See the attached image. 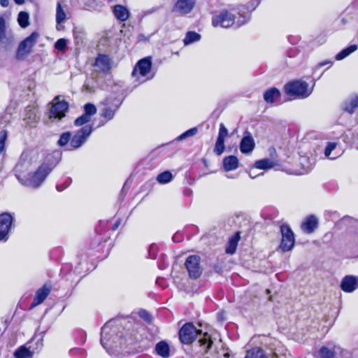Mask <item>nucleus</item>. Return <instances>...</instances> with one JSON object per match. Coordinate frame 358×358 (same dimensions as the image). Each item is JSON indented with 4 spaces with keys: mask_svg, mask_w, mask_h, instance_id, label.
Masks as SVG:
<instances>
[{
    "mask_svg": "<svg viewBox=\"0 0 358 358\" xmlns=\"http://www.w3.org/2000/svg\"><path fill=\"white\" fill-rule=\"evenodd\" d=\"M240 240V233L236 232L231 236L228 241L225 252L227 254L233 255L235 253L237 248L238 243Z\"/></svg>",
    "mask_w": 358,
    "mask_h": 358,
    "instance_id": "obj_26",
    "label": "nucleus"
},
{
    "mask_svg": "<svg viewBox=\"0 0 358 358\" xmlns=\"http://www.w3.org/2000/svg\"><path fill=\"white\" fill-rule=\"evenodd\" d=\"M67 46V41L64 38H59L57 41V42L55 44V48L60 51H63L66 48Z\"/></svg>",
    "mask_w": 358,
    "mask_h": 358,
    "instance_id": "obj_50",
    "label": "nucleus"
},
{
    "mask_svg": "<svg viewBox=\"0 0 358 358\" xmlns=\"http://www.w3.org/2000/svg\"><path fill=\"white\" fill-rule=\"evenodd\" d=\"M357 50V45H351L345 49L342 50L340 52H338L336 57L335 59L336 60H342L348 55H350L351 53L354 52Z\"/></svg>",
    "mask_w": 358,
    "mask_h": 358,
    "instance_id": "obj_36",
    "label": "nucleus"
},
{
    "mask_svg": "<svg viewBox=\"0 0 358 358\" xmlns=\"http://www.w3.org/2000/svg\"><path fill=\"white\" fill-rule=\"evenodd\" d=\"M0 4L2 7H7L9 5V0H0Z\"/></svg>",
    "mask_w": 358,
    "mask_h": 358,
    "instance_id": "obj_59",
    "label": "nucleus"
},
{
    "mask_svg": "<svg viewBox=\"0 0 358 358\" xmlns=\"http://www.w3.org/2000/svg\"><path fill=\"white\" fill-rule=\"evenodd\" d=\"M17 21L21 27H27L29 24V14L24 11L20 12L18 14Z\"/></svg>",
    "mask_w": 358,
    "mask_h": 358,
    "instance_id": "obj_43",
    "label": "nucleus"
},
{
    "mask_svg": "<svg viewBox=\"0 0 358 358\" xmlns=\"http://www.w3.org/2000/svg\"><path fill=\"white\" fill-rule=\"evenodd\" d=\"M245 358H268V356L263 349L256 347L248 350Z\"/></svg>",
    "mask_w": 358,
    "mask_h": 358,
    "instance_id": "obj_31",
    "label": "nucleus"
},
{
    "mask_svg": "<svg viewBox=\"0 0 358 358\" xmlns=\"http://www.w3.org/2000/svg\"><path fill=\"white\" fill-rule=\"evenodd\" d=\"M92 131V127L89 124L81 127L80 129L76 131L73 136H71L70 143L67 148H65L64 150L67 151H72L80 148L85 143L87 138L91 135Z\"/></svg>",
    "mask_w": 358,
    "mask_h": 358,
    "instance_id": "obj_6",
    "label": "nucleus"
},
{
    "mask_svg": "<svg viewBox=\"0 0 358 358\" xmlns=\"http://www.w3.org/2000/svg\"><path fill=\"white\" fill-rule=\"evenodd\" d=\"M6 38V21L3 17H0V42Z\"/></svg>",
    "mask_w": 358,
    "mask_h": 358,
    "instance_id": "obj_49",
    "label": "nucleus"
},
{
    "mask_svg": "<svg viewBox=\"0 0 358 358\" xmlns=\"http://www.w3.org/2000/svg\"><path fill=\"white\" fill-rule=\"evenodd\" d=\"M172 240H173V242H175V243H180V242H181V241H182V237L181 234H180V233H179V232L176 233V234L173 236V237H172Z\"/></svg>",
    "mask_w": 358,
    "mask_h": 358,
    "instance_id": "obj_55",
    "label": "nucleus"
},
{
    "mask_svg": "<svg viewBox=\"0 0 358 358\" xmlns=\"http://www.w3.org/2000/svg\"><path fill=\"white\" fill-rule=\"evenodd\" d=\"M239 17L236 18L234 14L227 10L220 11L212 18V24L214 27L229 28L232 26L239 27L249 21V17L238 11Z\"/></svg>",
    "mask_w": 358,
    "mask_h": 358,
    "instance_id": "obj_3",
    "label": "nucleus"
},
{
    "mask_svg": "<svg viewBox=\"0 0 358 358\" xmlns=\"http://www.w3.org/2000/svg\"><path fill=\"white\" fill-rule=\"evenodd\" d=\"M183 193L186 196H190L192 194V190L189 188H186L184 189Z\"/></svg>",
    "mask_w": 358,
    "mask_h": 358,
    "instance_id": "obj_58",
    "label": "nucleus"
},
{
    "mask_svg": "<svg viewBox=\"0 0 358 358\" xmlns=\"http://www.w3.org/2000/svg\"><path fill=\"white\" fill-rule=\"evenodd\" d=\"M197 132H198L197 128L196 127H193V128L189 129L187 131H185L184 133H182L180 136H178L176 138V140L178 141L185 140V139H186V138H187L189 137H191V136H193L196 135L197 134Z\"/></svg>",
    "mask_w": 358,
    "mask_h": 358,
    "instance_id": "obj_44",
    "label": "nucleus"
},
{
    "mask_svg": "<svg viewBox=\"0 0 358 358\" xmlns=\"http://www.w3.org/2000/svg\"><path fill=\"white\" fill-rule=\"evenodd\" d=\"M71 183V180L70 178H67L63 183L57 185L56 186V189L59 192H62L64 190L66 187H68Z\"/></svg>",
    "mask_w": 358,
    "mask_h": 358,
    "instance_id": "obj_53",
    "label": "nucleus"
},
{
    "mask_svg": "<svg viewBox=\"0 0 358 358\" xmlns=\"http://www.w3.org/2000/svg\"><path fill=\"white\" fill-rule=\"evenodd\" d=\"M39 34L37 32L31 33L28 37L24 39L18 45L16 59L24 60L31 52L33 47L37 43Z\"/></svg>",
    "mask_w": 358,
    "mask_h": 358,
    "instance_id": "obj_7",
    "label": "nucleus"
},
{
    "mask_svg": "<svg viewBox=\"0 0 358 358\" xmlns=\"http://www.w3.org/2000/svg\"><path fill=\"white\" fill-rule=\"evenodd\" d=\"M14 1L17 5H22L24 3V0H14Z\"/></svg>",
    "mask_w": 358,
    "mask_h": 358,
    "instance_id": "obj_61",
    "label": "nucleus"
},
{
    "mask_svg": "<svg viewBox=\"0 0 358 358\" xmlns=\"http://www.w3.org/2000/svg\"><path fill=\"white\" fill-rule=\"evenodd\" d=\"M43 336L41 334L35 335L29 342L30 348L35 352H39L43 346Z\"/></svg>",
    "mask_w": 358,
    "mask_h": 358,
    "instance_id": "obj_28",
    "label": "nucleus"
},
{
    "mask_svg": "<svg viewBox=\"0 0 358 358\" xmlns=\"http://www.w3.org/2000/svg\"><path fill=\"white\" fill-rule=\"evenodd\" d=\"M255 143L252 134L248 130H245L243 137L240 142L241 152L245 155H250L255 149Z\"/></svg>",
    "mask_w": 358,
    "mask_h": 358,
    "instance_id": "obj_14",
    "label": "nucleus"
},
{
    "mask_svg": "<svg viewBox=\"0 0 358 358\" xmlns=\"http://www.w3.org/2000/svg\"><path fill=\"white\" fill-rule=\"evenodd\" d=\"M196 0H178L173 10L182 15L189 13L195 5Z\"/></svg>",
    "mask_w": 358,
    "mask_h": 358,
    "instance_id": "obj_16",
    "label": "nucleus"
},
{
    "mask_svg": "<svg viewBox=\"0 0 358 358\" xmlns=\"http://www.w3.org/2000/svg\"><path fill=\"white\" fill-rule=\"evenodd\" d=\"M51 171V166L42 164L36 171L29 173L24 177L19 176L18 181L25 187L36 189L42 185Z\"/></svg>",
    "mask_w": 358,
    "mask_h": 358,
    "instance_id": "obj_2",
    "label": "nucleus"
},
{
    "mask_svg": "<svg viewBox=\"0 0 358 358\" xmlns=\"http://www.w3.org/2000/svg\"><path fill=\"white\" fill-rule=\"evenodd\" d=\"M227 135H228L227 129L225 127V126L224 125L223 123H221L220 124V129H219L217 138L224 140V138L227 136Z\"/></svg>",
    "mask_w": 358,
    "mask_h": 358,
    "instance_id": "obj_52",
    "label": "nucleus"
},
{
    "mask_svg": "<svg viewBox=\"0 0 358 358\" xmlns=\"http://www.w3.org/2000/svg\"><path fill=\"white\" fill-rule=\"evenodd\" d=\"M155 351L158 355L163 358H168L170 355L169 345L164 341H159L156 344Z\"/></svg>",
    "mask_w": 358,
    "mask_h": 358,
    "instance_id": "obj_27",
    "label": "nucleus"
},
{
    "mask_svg": "<svg viewBox=\"0 0 358 358\" xmlns=\"http://www.w3.org/2000/svg\"><path fill=\"white\" fill-rule=\"evenodd\" d=\"M57 99L58 97L55 98V102L50 110V119L61 120L69 108V103L66 101H57Z\"/></svg>",
    "mask_w": 358,
    "mask_h": 358,
    "instance_id": "obj_13",
    "label": "nucleus"
},
{
    "mask_svg": "<svg viewBox=\"0 0 358 358\" xmlns=\"http://www.w3.org/2000/svg\"><path fill=\"white\" fill-rule=\"evenodd\" d=\"M202 334L201 330L197 329L192 323H185L179 331V339L182 344H191L197 337Z\"/></svg>",
    "mask_w": 358,
    "mask_h": 358,
    "instance_id": "obj_9",
    "label": "nucleus"
},
{
    "mask_svg": "<svg viewBox=\"0 0 358 358\" xmlns=\"http://www.w3.org/2000/svg\"><path fill=\"white\" fill-rule=\"evenodd\" d=\"M358 108V96L352 94L345 99L341 104V109L343 112L350 115L353 114Z\"/></svg>",
    "mask_w": 358,
    "mask_h": 358,
    "instance_id": "obj_17",
    "label": "nucleus"
},
{
    "mask_svg": "<svg viewBox=\"0 0 358 358\" xmlns=\"http://www.w3.org/2000/svg\"><path fill=\"white\" fill-rule=\"evenodd\" d=\"M75 271L78 273H80V271L78 267H76Z\"/></svg>",
    "mask_w": 358,
    "mask_h": 358,
    "instance_id": "obj_62",
    "label": "nucleus"
},
{
    "mask_svg": "<svg viewBox=\"0 0 358 358\" xmlns=\"http://www.w3.org/2000/svg\"><path fill=\"white\" fill-rule=\"evenodd\" d=\"M275 163L273 160L268 159V158H265V159L257 161L254 164L252 169H262V170H267V169H270L273 168L275 166ZM263 174H264L263 173H261L259 174L253 175L252 170H251L249 173V176L251 178H255L257 176H262Z\"/></svg>",
    "mask_w": 358,
    "mask_h": 358,
    "instance_id": "obj_19",
    "label": "nucleus"
},
{
    "mask_svg": "<svg viewBox=\"0 0 358 358\" xmlns=\"http://www.w3.org/2000/svg\"><path fill=\"white\" fill-rule=\"evenodd\" d=\"M300 164L301 165V169L298 170L296 173L299 175H302L308 173L312 169V166L309 163L308 159L306 157H301L299 159Z\"/></svg>",
    "mask_w": 358,
    "mask_h": 358,
    "instance_id": "obj_38",
    "label": "nucleus"
},
{
    "mask_svg": "<svg viewBox=\"0 0 358 358\" xmlns=\"http://www.w3.org/2000/svg\"><path fill=\"white\" fill-rule=\"evenodd\" d=\"M30 166L31 163L29 161H26L22 157L20 159L14 169L15 176L17 180L19 176H26L25 173L29 170Z\"/></svg>",
    "mask_w": 358,
    "mask_h": 358,
    "instance_id": "obj_22",
    "label": "nucleus"
},
{
    "mask_svg": "<svg viewBox=\"0 0 358 358\" xmlns=\"http://www.w3.org/2000/svg\"><path fill=\"white\" fill-rule=\"evenodd\" d=\"M103 108L100 110V116L106 120L101 122L99 126H103L108 121L111 120L120 106L121 103L116 99L107 98L103 103Z\"/></svg>",
    "mask_w": 358,
    "mask_h": 358,
    "instance_id": "obj_8",
    "label": "nucleus"
},
{
    "mask_svg": "<svg viewBox=\"0 0 358 358\" xmlns=\"http://www.w3.org/2000/svg\"><path fill=\"white\" fill-rule=\"evenodd\" d=\"M284 91L287 95L294 99H306L311 94L313 87H310L306 81L296 80L287 83L284 86Z\"/></svg>",
    "mask_w": 358,
    "mask_h": 358,
    "instance_id": "obj_5",
    "label": "nucleus"
},
{
    "mask_svg": "<svg viewBox=\"0 0 358 358\" xmlns=\"http://www.w3.org/2000/svg\"><path fill=\"white\" fill-rule=\"evenodd\" d=\"M281 96V93L276 87L267 90L264 94V99L267 103H274Z\"/></svg>",
    "mask_w": 358,
    "mask_h": 358,
    "instance_id": "obj_24",
    "label": "nucleus"
},
{
    "mask_svg": "<svg viewBox=\"0 0 358 358\" xmlns=\"http://www.w3.org/2000/svg\"><path fill=\"white\" fill-rule=\"evenodd\" d=\"M260 3V0H251L245 6H242L239 8V11L241 10V13L244 15L248 16L250 18L249 15L245 14V10L248 13H252Z\"/></svg>",
    "mask_w": 358,
    "mask_h": 358,
    "instance_id": "obj_34",
    "label": "nucleus"
},
{
    "mask_svg": "<svg viewBox=\"0 0 358 358\" xmlns=\"http://www.w3.org/2000/svg\"><path fill=\"white\" fill-rule=\"evenodd\" d=\"M120 224V220H117V221L115 222V224L113 225V227H112V228H111V229H112V230L115 231V229H117Z\"/></svg>",
    "mask_w": 358,
    "mask_h": 358,
    "instance_id": "obj_60",
    "label": "nucleus"
},
{
    "mask_svg": "<svg viewBox=\"0 0 358 358\" xmlns=\"http://www.w3.org/2000/svg\"><path fill=\"white\" fill-rule=\"evenodd\" d=\"M14 217L9 213L0 214V241H7Z\"/></svg>",
    "mask_w": 358,
    "mask_h": 358,
    "instance_id": "obj_12",
    "label": "nucleus"
},
{
    "mask_svg": "<svg viewBox=\"0 0 358 358\" xmlns=\"http://www.w3.org/2000/svg\"><path fill=\"white\" fill-rule=\"evenodd\" d=\"M96 106L90 103H87L84 106V114L88 116L90 118L92 117V115H95L96 113Z\"/></svg>",
    "mask_w": 358,
    "mask_h": 358,
    "instance_id": "obj_45",
    "label": "nucleus"
},
{
    "mask_svg": "<svg viewBox=\"0 0 358 358\" xmlns=\"http://www.w3.org/2000/svg\"><path fill=\"white\" fill-rule=\"evenodd\" d=\"M296 54H297V50H296V49L295 48H292L290 50L288 51V56L289 57H293Z\"/></svg>",
    "mask_w": 358,
    "mask_h": 358,
    "instance_id": "obj_57",
    "label": "nucleus"
},
{
    "mask_svg": "<svg viewBox=\"0 0 358 358\" xmlns=\"http://www.w3.org/2000/svg\"><path fill=\"white\" fill-rule=\"evenodd\" d=\"M280 232L282 235L280 249L283 252L291 250L295 243L294 234L291 228L287 224H282L280 227Z\"/></svg>",
    "mask_w": 358,
    "mask_h": 358,
    "instance_id": "obj_11",
    "label": "nucleus"
},
{
    "mask_svg": "<svg viewBox=\"0 0 358 358\" xmlns=\"http://www.w3.org/2000/svg\"><path fill=\"white\" fill-rule=\"evenodd\" d=\"M155 74L156 71L152 69L151 57H146L138 61L131 73V76L137 85L152 80Z\"/></svg>",
    "mask_w": 358,
    "mask_h": 358,
    "instance_id": "obj_4",
    "label": "nucleus"
},
{
    "mask_svg": "<svg viewBox=\"0 0 358 358\" xmlns=\"http://www.w3.org/2000/svg\"><path fill=\"white\" fill-rule=\"evenodd\" d=\"M333 64V62L330 59H327V60H324V61H322L321 62H320L318 64H317V67L320 68V67H322L325 65H327V64H329V65H331Z\"/></svg>",
    "mask_w": 358,
    "mask_h": 358,
    "instance_id": "obj_56",
    "label": "nucleus"
},
{
    "mask_svg": "<svg viewBox=\"0 0 358 358\" xmlns=\"http://www.w3.org/2000/svg\"><path fill=\"white\" fill-rule=\"evenodd\" d=\"M348 219H349V218H343V221L344 222V221H345V220H348Z\"/></svg>",
    "mask_w": 358,
    "mask_h": 358,
    "instance_id": "obj_64",
    "label": "nucleus"
},
{
    "mask_svg": "<svg viewBox=\"0 0 358 358\" xmlns=\"http://www.w3.org/2000/svg\"><path fill=\"white\" fill-rule=\"evenodd\" d=\"M335 351L333 348L322 346L318 351L317 358H335Z\"/></svg>",
    "mask_w": 358,
    "mask_h": 358,
    "instance_id": "obj_35",
    "label": "nucleus"
},
{
    "mask_svg": "<svg viewBox=\"0 0 358 358\" xmlns=\"http://www.w3.org/2000/svg\"><path fill=\"white\" fill-rule=\"evenodd\" d=\"M201 39V35L195 31H187L183 43L185 45H190L194 42H197Z\"/></svg>",
    "mask_w": 358,
    "mask_h": 358,
    "instance_id": "obj_37",
    "label": "nucleus"
},
{
    "mask_svg": "<svg viewBox=\"0 0 358 358\" xmlns=\"http://www.w3.org/2000/svg\"><path fill=\"white\" fill-rule=\"evenodd\" d=\"M113 13L115 17L121 22L126 21L130 15L128 8L122 5H116L113 7Z\"/></svg>",
    "mask_w": 358,
    "mask_h": 358,
    "instance_id": "obj_23",
    "label": "nucleus"
},
{
    "mask_svg": "<svg viewBox=\"0 0 358 358\" xmlns=\"http://www.w3.org/2000/svg\"><path fill=\"white\" fill-rule=\"evenodd\" d=\"M224 150V140L217 138L215 145L214 148V152L217 155H220Z\"/></svg>",
    "mask_w": 358,
    "mask_h": 358,
    "instance_id": "obj_46",
    "label": "nucleus"
},
{
    "mask_svg": "<svg viewBox=\"0 0 358 358\" xmlns=\"http://www.w3.org/2000/svg\"><path fill=\"white\" fill-rule=\"evenodd\" d=\"M336 212L332 213V216H333L334 217H336Z\"/></svg>",
    "mask_w": 358,
    "mask_h": 358,
    "instance_id": "obj_63",
    "label": "nucleus"
},
{
    "mask_svg": "<svg viewBox=\"0 0 358 358\" xmlns=\"http://www.w3.org/2000/svg\"><path fill=\"white\" fill-rule=\"evenodd\" d=\"M337 143L335 142H329L325 148L324 150V155L327 158L330 159H337L341 155V152H337L333 156H331V154L333 150H335L337 147Z\"/></svg>",
    "mask_w": 358,
    "mask_h": 358,
    "instance_id": "obj_33",
    "label": "nucleus"
},
{
    "mask_svg": "<svg viewBox=\"0 0 358 358\" xmlns=\"http://www.w3.org/2000/svg\"><path fill=\"white\" fill-rule=\"evenodd\" d=\"M8 137V132L3 129L0 133V154L5 150L6 141Z\"/></svg>",
    "mask_w": 358,
    "mask_h": 358,
    "instance_id": "obj_48",
    "label": "nucleus"
},
{
    "mask_svg": "<svg viewBox=\"0 0 358 358\" xmlns=\"http://www.w3.org/2000/svg\"><path fill=\"white\" fill-rule=\"evenodd\" d=\"M157 252H158V246L155 243L150 245V246L149 248V250H148V255H149L150 258L153 259H156L157 255Z\"/></svg>",
    "mask_w": 358,
    "mask_h": 358,
    "instance_id": "obj_51",
    "label": "nucleus"
},
{
    "mask_svg": "<svg viewBox=\"0 0 358 358\" xmlns=\"http://www.w3.org/2000/svg\"><path fill=\"white\" fill-rule=\"evenodd\" d=\"M341 288L345 292H352L358 288V278L347 275L341 281Z\"/></svg>",
    "mask_w": 358,
    "mask_h": 358,
    "instance_id": "obj_18",
    "label": "nucleus"
},
{
    "mask_svg": "<svg viewBox=\"0 0 358 358\" xmlns=\"http://www.w3.org/2000/svg\"><path fill=\"white\" fill-rule=\"evenodd\" d=\"M201 258L198 255H189L185 261V265L188 271L189 276L192 279L199 278L202 273L200 265Z\"/></svg>",
    "mask_w": 358,
    "mask_h": 358,
    "instance_id": "obj_10",
    "label": "nucleus"
},
{
    "mask_svg": "<svg viewBox=\"0 0 358 358\" xmlns=\"http://www.w3.org/2000/svg\"><path fill=\"white\" fill-rule=\"evenodd\" d=\"M50 292V289L46 285H43L42 287L38 289L35 294L32 303H31V308H34L42 303L48 297Z\"/></svg>",
    "mask_w": 358,
    "mask_h": 358,
    "instance_id": "obj_20",
    "label": "nucleus"
},
{
    "mask_svg": "<svg viewBox=\"0 0 358 358\" xmlns=\"http://www.w3.org/2000/svg\"><path fill=\"white\" fill-rule=\"evenodd\" d=\"M71 140V134L69 131L64 132L61 134L59 139L57 141V145L59 147H68Z\"/></svg>",
    "mask_w": 358,
    "mask_h": 358,
    "instance_id": "obj_42",
    "label": "nucleus"
},
{
    "mask_svg": "<svg viewBox=\"0 0 358 358\" xmlns=\"http://www.w3.org/2000/svg\"><path fill=\"white\" fill-rule=\"evenodd\" d=\"M348 248L354 253L355 257L358 256V235H355L348 241Z\"/></svg>",
    "mask_w": 358,
    "mask_h": 358,
    "instance_id": "obj_40",
    "label": "nucleus"
},
{
    "mask_svg": "<svg viewBox=\"0 0 358 358\" xmlns=\"http://www.w3.org/2000/svg\"><path fill=\"white\" fill-rule=\"evenodd\" d=\"M62 158V153L59 151H54L50 155H48L45 159V162L43 164H47L48 166H51L52 170L58 164Z\"/></svg>",
    "mask_w": 358,
    "mask_h": 358,
    "instance_id": "obj_29",
    "label": "nucleus"
},
{
    "mask_svg": "<svg viewBox=\"0 0 358 358\" xmlns=\"http://www.w3.org/2000/svg\"><path fill=\"white\" fill-rule=\"evenodd\" d=\"M66 17V13L62 6L61 2L58 1L56 8V22L57 24V29L58 30L60 29L59 25L65 21Z\"/></svg>",
    "mask_w": 358,
    "mask_h": 358,
    "instance_id": "obj_32",
    "label": "nucleus"
},
{
    "mask_svg": "<svg viewBox=\"0 0 358 358\" xmlns=\"http://www.w3.org/2000/svg\"><path fill=\"white\" fill-rule=\"evenodd\" d=\"M34 352L30 348L25 346L18 348L14 352L15 358H32Z\"/></svg>",
    "mask_w": 358,
    "mask_h": 358,
    "instance_id": "obj_30",
    "label": "nucleus"
},
{
    "mask_svg": "<svg viewBox=\"0 0 358 358\" xmlns=\"http://www.w3.org/2000/svg\"><path fill=\"white\" fill-rule=\"evenodd\" d=\"M125 343L120 327L115 320H110L104 324L101 332V343L109 354H114L121 349Z\"/></svg>",
    "mask_w": 358,
    "mask_h": 358,
    "instance_id": "obj_1",
    "label": "nucleus"
},
{
    "mask_svg": "<svg viewBox=\"0 0 358 358\" xmlns=\"http://www.w3.org/2000/svg\"><path fill=\"white\" fill-rule=\"evenodd\" d=\"M238 159L234 155L225 157L223 159V167L226 171H231L238 167Z\"/></svg>",
    "mask_w": 358,
    "mask_h": 358,
    "instance_id": "obj_25",
    "label": "nucleus"
},
{
    "mask_svg": "<svg viewBox=\"0 0 358 358\" xmlns=\"http://www.w3.org/2000/svg\"><path fill=\"white\" fill-rule=\"evenodd\" d=\"M91 120L88 116L85 114H83L81 116L76 118L74 121V125L76 127L85 126L87 123H88Z\"/></svg>",
    "mask_w": 358,
    "mask_h": 358,
    "instance_id": "obj_47",
    "label": "nucleus"
},
{
    "mask_svg": "<svg viewBox=\"0 0 358 358\" xmlns=\"http://www.w3.org/2000/svg\"><path fill=\"white\" fill-rule=\"evenodd\" d=\"M94 67L97 71L108 73L112 68V60L108 55L99 54L96 58Z\"/></svg>",
    "mask_w": 358,
    "mask_h": 358,
    "instance_id": "obj_15",
    "label": "nucleus"
},
{
    "mask_svg": "<svg viewBox=\"0 0 358 358\" xmlns=\"http://www.w3.org/2000/svg\"><path fill=\"white\" fill-rule=\"evenodd\" d=\"M199 343H200V346L202 348L203 352H207L211 348L213 341L210 340L209 336L205 333L203 337L199 338Z\"/></svg>",
    "mask_w": 358,
    "mask_h": 358,
    "instance_id": "obj_39",
    "label": "nucleus"
},
{
    "mask_svg": "<svg viewBox=\"0 0 358 358\" xmlns=\"http://www.w3.org/2000/svg\"><path fill=\"white\" fill-rule=\"evenodd\" d=\"M139 315L141 318H143L145 321H150V315L146 310H141L139 313Z\"/></svg>",
    "mask_w": 358,
    "mask_h": 358,
    "instance_id": "obj_54",
    "label": "nucleus"
},
{
    "mask_svg": "<svg viewBox=\"0 0 358 358\" xmlns=\"http://www.w3.org/2000/svg\"><path fill=\"white\" fill-rule=\"evenodd\" d=\"M173 178L172 173L166 171L159 173L157 177V181L160 184H166L171 182Z\"/></svg>",
    "mask_w": 358,
    "mask_h": 358,
    "instance_id": "obj_41",
    "label": "nucleus"
},
{
    "mask_svg": "<svg viewBox=\"0 0 358 358\" xmlns=\"http://www.w3.org/2000/svg\"><path fill=\"white\" fill-rule=\"evenodd\" d=\"M318 220L314 215L308 216L301 224L302 230L307 233L311 234L317 227Z\"/></svg>",
    "mask_w": 358,
    "mask_h": 358,
    "instance_id": "obj_21",
    "label": "nucleus"
}]
</instances>
